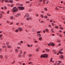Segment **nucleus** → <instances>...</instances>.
<instances>
[{
    "instance_id": "obj_1",
    "label": "nucleus",
    "mask_w": 65,
    "mask_h": 65,
    "mask_svg": "<svg viewBox=\"0 0 65 65\" xmlns=\"http://www.w3.org/2000/svg\"><path fill=\"white\" fill-rule=\"evenodd\" d=\"M13 9L12 10V11L13 12H16L17 11H18V9H17V7H15L13 8Z\"/></svg>"
},
{
    "instance_id": "obj_2",
    "label": "nucleus",
    "mask_w": 65,
    "mask_h": 65,
    "mask_svg": "<svg viewBox=\"0 0 65 65\" xmlns=\"http://www.w3.org/2000/svg\"><path fill=\"white\" fill-rule=\"evenodd\" d=\"M49 46V45H50V46H55V43L52 42H51L49 44H47Z\"/></svg>"
},
{
    "instance_id": "obj_3",
    "label": "nucleus",
    "mask_w": 65,
    "mask_h": 65,
    "mask_svg": "<svg viewBox=\"0 0 65 65\" xmlns=\"http://www.w3.org/2000/svg\"><path fill=\"white\" fill-rule=\"evenodd\" d=\"M18 8L20 9V10H24L25 9V7H22L18 6Z\"/></svg>"
},
{
    "instance_id": "obj_4",
    "label": "nucleus",
    "mask_w": 65,
    "mask_h": 65,
    "mask_svg": "<svg viewBox=\"0 0 65 65\" xmlns=\"http://www.w3.org/2000/svg\"><path fill=\"white\" fill-rule=\"evenodd\" d=\"M5 2H8V3L9 2H10V3H12L13 2V1L12 0H9V1H8V0H5Z\"/></svg>"
},
{
    "instance_id": "obj_5",
    "label": "nucleus",
    "mask_w": 65,
    "mask_h": 65,
    "mask_svg": "<svg viewBox=\"0 0 65 65\" xmlns=\"http://www.w3.org/2000/svg\"><path fill=\"white\" fill-rule=\"evenodd\" d=\"M18 30L19 31H23V28H18Z\"/></svg>"
},
{
    "instance_id": "obj_6",
    "label": "nucleus",
    "mask_w": 65,
    "mask_h": 65,
    "mask_svg": "<svg viewBox=\"0 0 65 65\" xmlns=\"http://www.w3.org/2000/svg\"><path fill=\"white\" fill-rule=\"evenodd\" d=\"M29 17V14H28V13H26L25 14V16H24V18H26V17Z\"/></svg>"
},
{
    "instance_id": "obj_7",
    "label": "nucleus",
    "mask_w": 65,
    "mask_h": 65,
    "mask_svg": "<svg viewBox=\"0 0 65 65\" xmlns=\"http://www.w3.org/2000/svg\"><path fill=\"white\" fill-rule=\"evenodd\" d=\"M44 58H47L48 57V55L47 54H44Z\"/></svg>"
},
{
    "instance_id": "obj_8",
    "label": "nucleus",
    "mask_w": 65,
    "mask_h": 65,
    "mask_svg": "<svg viewBox=\"0 0 65 65\" xmlns=\"http://www.w3.org/2000/svg\"><path fill=\"white\" fill-rule=\"evenodd\" d=\"M40 58H44V54L40 56Z\"/></svg>"
},
{
    "instance_id": "obj_9",
    "label": "nucleus",
    "mask_w": 65,
    "mask_h": 65,
    "mask_svg": "<svg viewBox=\"0 0 65 65\" xmlns=\"http://www.w3.org/2000/svg\"><path fill=\"white\" fill-rule=\"evenodd\" d=\"M19 15H20V13H18L17 14H16L15 15V17H18Z\"/></svg>"
},
{
    "instance_id": "obj_10",
    "label": "nucleus",
    "mask_w": 65,
    "mask_h": 65,
    "mask_svg": "<svg viewBox=\"0 0 65 65\" xmlns=\"http://www.w3.org/2000/svg\"><path fill=\"white\" fill-rule=\"evenodd\" d=\"M45 50H46V52H50V50L48 49L45 48Z\"/></svg>"
},
{
    "instance_id": "obj_11",
    "label": "nucleus",
    "mask_w": 65,
    "mask_h": 65,
    "mask_svg": "<svg viewBox=\"0 0 65 65\" xmlns=\"http://www.w3.org/2000/svg\"><path fill=\"white\" fill-rule=\"evenodd\" d=\"M42 37H39V40H40V41H41L42 40Z\"/></svg>"
},
{
    "instance_id": "obj_12",
    "label": "nucleus",
    "mask_w": 65,
    "mask_h": 65,
    "mask_svg": "<svg viewBox=\"0 0 65 65\" xmlns=\"http://www.w3.org/2000/svg\"><path fill=\"white\" fill-rule=\"evenodd\" d=\"M32 32H33L34 33H35L36 31H35V30L34 29H32Z\"/></svg>"
},
{
    "instance_id": "obj_13",
    "label": "nucleus",
    "mask_w": 65,
    "mask_h": 65,
    "mask_svg": "<svg viewBox=\"0 0 65 65\" xmlns=\"http://www.w3.org/2000/svg\"><path fill=\"white\" fill-rule=\"evenodd\" d=\"M61 51H59V53H60V54H64V53L62 52H61Z\"/></svg>"
},
{
    "instance_id": "obj_14",
    "label": "nucleus",
    "mask_w": 65,
    "mask_h": 65,
    "mask_svg": "<svg viewBox=\"0 0 65 65\" xmlns=\"http://www.w3.org/2000/svg\"><path fill=\"white\" fill-rule=\"evenodd\" d=\"M64 57L63 55H61L60 56V57L61 59H63Z\"/></svg>"
},
{
    "instance_id": "obj_15",
    "label": "nucleus",
    "mask_w": 65,
    "mask_h": 65,
    "mask_svg": "<svg viewBox=\"0 0 65 65\" xmlns=\"http://www.w3.org/2000/svg\"><path fill=\"white\" fill-rule=\"evenodd\" d=\"M58 7L60 8H61L62 9H64V8H63V7H62L60 6H58Z\"/></svg>"
},
{
    "instance_id": "obj_16",
    "label": "nucleus",
    "mask_w": 65,
    "mask_h": 65,
    "mask_svg": "<svg viewBox=\"0 0 65 65\" xmlns=\"http://www.w3.org/2000/svg\"><path fill=\"white\" fill-rule=\"evenodd\" d=\"M32 56V54H30L28 55L29 57H31Z\"/></svg>"
},
{
    "instance_id": "obj_17",
    "label": "nucleus",
    "mask_w": 65,
    "mask_h": 65,
    "mask_svg": "<svg viewBox=\"0 0 65 65\" xmlns=\"http://www.w3.org/2000/svg\"><path fill=\"white\" fill-rule=\"evenodd\" d=\"M45 1H46V0H43V4H45Z\"/></svg>"
},
{
    "instance_id": "obj_18",
    "label": "nucleus",
    "mask_w": 65,
    "mask_h": 65,
    "mask_svg": "<svg viewBox=\"0 0 65 65\" xmlns=\"http://www.w3.org/2000/svg\"><path fill=\"white\" fill-rule=\"evenodd\" d=\"M45 31L46 32H48V29L47 28H46L45 29Z\"/></svg>"
},
{
    "instance_id": "obj_19",
    "label": "nucleus",
    "mask_w": 65,
    "mask_h": 65,
    "mask_svg": "<svg viewBox=\"0 0 65 65\" xmlns=\"http://www.w3.org/2000/svg\"><path fill=\"white\" fill-rule=\"evenodd\" d=\"M61 41V40L59 39H58L57 40V42H60Z\"/></svg>"
},
{
    "instance_id": "obj_20",
    "label": "nucleus",
    "mask_w": 65,
    "mask_h": 65,
    "mask_svg": "<svg viewBox=\"0 0 65 65\" xmlns=\"http://www.w3.org/2000/svg\"><path fill=\"white\" fill-rule=\"evenodd\" d=\"M41 36L40 35V34H39L37 35V37H41Z\"/></svg>"
},
{
    "instance_id": "obj_21",
    "label": "nucleus",
    "mask_w": 65,
    "mask_h": 65,
    "mask_svg": "<svg viewBox=\"0 0 65 65\" xmlns=\"http://www.w3.org/2000/svg\"><path fill=\"white\" fill-rule=\"evenodd\" d=\"M15 52H19V50H18L17 49H15Z\"/></svg>"
},
{
    "instance_id": "obj_22",
    "label": "nucleus",
    "mask_w": 65,
    "mask_h": 65,
    "mask_svg": "<svg viewBox=\"0 0 65 65\" xmlns=\"http://www.w3.org/2000/svg\"><path fill=\"white\" fill-rule=\"evenodd\" d=\"M44 9H45V11H47V8L46 7H45L44 8Z\"/></svg>"
},
{
    "instance_id": "obj_23",
    "label": "nucleus",
    "mask_w": 65,
    "mask_h": 65,
    "mask_svg": "<svg viewBox=\"0 0 65 65\" xmlns=\"http://www.w3.org/2000/svg\"><path fill=\"white\" fill-rule=\"evenodd\" d=\"M18 57L19 58H21V57H22V55L21 54H19L18 55Z\"/></svg>"
},
{
    "instance_id": "obj_24",
    "label": "nucleus",
    "mask_w": 65,
    "mask_h": 65,
    "mask_svg": "<svg viewBox=\"0 0 65 65\" xmlns=\"http://www.w3.org/2000/svg\"><path fill=\"white\" fill-rule=\"evenodd\" d=\"M59 28V27L58 26H56L55 27V29H58Z\"/></svg>"
},
{
    "instance_id": "obj_25",
    "label": "nucleus",
    "mask_w": 65,
    "mask_h": 65,
    "mask_svg": "<svg viewBox=\"0 0 65 65\" xmlns=\"http://www.w3.org/2000/svg\"><path fill=\"white\" fill-rule=\"evenodd\" d=\"M52 60H53V58H51L50 60V62H53V61H52Z\"/></svg>"
},
{
    "instance_id": "obj_26",
    "label": "nucleus",
    "mask_w": 65,
    "mask_h": 65,
    "mask_svg": "<svg viewBox=\"0 0 65 65\" xmlns=\"http://www.w3.org/2000/svg\"><path fill=\"white\" fill-rule=\"evenodd\" d=\"M56 9L57 10H59V8H58V7H56Z\"/></svg>"
},
{
    "instance_id": "obj_27",
    "label": "nucleus",
    "mask_w": 65,
    "mask_h": 65,
    "mask_svg": "<svg viewBox=\"0 0 65 65\" xmlns=\"http://www.w3.org/2000/svg\"><path fill=\"white\" fill-rule=\"evenodd\" d=\"M8 57V56H5V59H7Z\"/></svg>"
},
{
    "instance_id": "obj_28",
    "label": "nucleus",
    "mask_w": 65,
    "mask_h": 65,
    "mask_svg": "<svg viewBox=\"0 0 65 65\" xmlns=\"http://www.w3.org/2000/svg\"><path fill=\"white\" fill-rule=\"evenodd\" d=\"M22 50H20V54H22Z\"/></svg>"
},
{
    "instance_id": "obj_29",
    "label": "nucleus",
    "mask_w": 65,
    "mask_h": 65,
    "mask_svg": "<svg viewBox=\"0 0 65 65\" xmlns=\"http://www.w3.org/2000/svg\"><path fill=\"white\" fill-rule=\"evenodd\" d=\"M8 48H10L11 47V46L10 45H9L8 46Z\"/></svg>"
},
{
    "instance_id": "obj_30",
    "label": "nucleus",
    "mask_w": 65,
    "mask_h": 65,
    "mask_svg": "<svg viewBox=\"0 0 65 65\" xmlns=\"http://www.w3.org/2000/svg\"><path fill=\"white\" fill-rule=\"evenodd\" d=\"M29 11H31L32 10V9H29Z\"/></svg>"
},
{
    "instance_id": "obj_31",
    "label": "nucleus",
    "mask_w": 65,
    "mask_h": 65,
    "mask_svg": "<svg viewBox=\"0 0 65 65\" xmlns=\"http://www.w3.org/2000/svg\"><path fill=\"white\" fill-rule=\"evenodd\" d=\"M40 33H41V31H39L37 32V33L39 34Z\"/></svg>"
},
{
    "instance_id": "obj_32",
    "label": "nucleus",
    "mask_w": 65,
    "mask_h": 65,
    "mask_svg": "<svg viewBox=\"0 0 65 65\" xmlns=\"http://www.w3.org/2000/svg\"><path fill=\"white\" fill-rule=\"evenodd\" d=\"M26 3H30V1H26Z\"/></svg>"
},
{
    "instance_id": "obj_33",
    "label": "nucleus",
    "mask_w": 65,
    "mask_h": 65,
    "mask_svg": "<svg viewBox=\"0 0 65 65\" xmlns=\"http://www.w3.org/2000/svg\"><path fill=\"white\" fill-rule=\"evenodd\" d=\"M40 16L41 18H43V15H41Z\"/></svg>"
},
{
    "instance_id": "obj_34",
    "label": "nucleus",
    "mask_w": 65,
    "mask_h": 65,
    "mask_svg": "<svg viewBox=\"0 0 65 65\" xmlns=\"http://www.w3.org/2000/svg\"><path fill=\"white\" fill-rule=\"evenodd\" d=\"M44 18H46V19H47V16H44Z\"/></svg>"
},
{
    "instance_id": "obj_35",
    "label": "nucleus",
    "mask_w": 65,
    "mask_h": 65,
    "mask_svg": "<svg viewBox=\"0 0 65 65\" xmlns=\"http://www.w3.org/2000/svg\"><path fill=\"white\" fill-rule=\"evenodd\" d=\"M6 22L8 23V24H9V23H10V22L8 21H6Z\"/></svg>"
},
{
    "instance_id": "obj_36",
    "label": "nucleus",
    "mask_w": 65,
    "mask_h": 65,
    "mask_svg": "<svg viewBox=\"0 0 65 65\" xmlns=\"http://www.w3.org/2000/svg\"><path fill=\"white\" fill-rule=\"evenodd\" d=\"M19 64H22V62L20 61L19 62Z\"/></svg>"
},
{
    "instance_id": "obj_37",
    "label": "nucleus",
    "mask_w": 65,
    "mask_h": 65,
    "mask_svg": "<svg viewBox=\"0 0 65 65\" xmlns=\"http://www.w3.org/2000/svg\"><path fill=\"white\" fill-rule=\"evenodd\" d=\"M0 58H1V59H2V58H3V56H2V55H1L0 56Z\"/></svg>"
},
{
    "instance_id": "obj_38",
    "label": "nucleus",
    "mask_w": 65,
    "mask_h": 65,
    "mask_svg": "<svg viewBox=\"0 0 65 65\" xmlns=\"http://www.w3.org/2000/svg\"><path fill=\"white\" fill-rule=\"evenodd\" d=\"M10 19H13V17L12 16L10 17Z\"/></svg>"
},
{
    "instance_id": "obj_39",
    "label": "nucleus",
    "mask_w": 65,
    "mask_h": 65,
    "mask_svg": "<svg viewBox=\"0 0 65 65\" xmlns=\"http://www.w3.org/2000/svg\"><path fill=\"white\" fill-rule=\"evenodd\" d=\"M18 31H19V30H18V29H17L15 30V32H18Z\"/></svg>"
},
{
    "instance_id": "obj_40",
    "label": "nucleus",
    "mask_w": 65,
    "mask_h": 65,
    "mask_svg": "<svg viewBox=\"0 0 65 65\" xmlns=\"http://www.w3.org/2000/svg\"><path fill=\"white\" fill-rule=\"evenodd\" d=\"M26 20H27V21H29V20H30V19H29V18H26Z\"/></svg>"
},
{
    "instance_id": "obj_41",
    "label": "nucleus",
    "mask_w": 65,
    "mask_h": 65,
    "mask_svg": "<svg viewBox=\"0 0 65 65\" xmlns=\"http://www.w3.org/2000/svg\"><path fill=\"white\" fill-rule=\"evenodd\" d=\"M6 44L7 45H9V42H6Z\"/></svg>"
},
{
    "instance_id": "obj_42",
    "label": "nucleus",
    "mask_w": 65,
    "mask_h": 65,
    "mask_svg": "<svg viewBox=\"0 0 65 65\" xmlns=\"http://www.w3.org/2000/svg\"><path fill=\"white\" fill-rule=\"evenodd\" d=\"M60 29H62V30H63V27H60Z\"/></svg>"
},
{
    "instance_id": "obj_43",
    "label": "nucleus",
    "mask_w": 65,
    "mask_h": 65,
    "mask_svg": "<svg viewBox=\"0 0 65 65\" xmlns=\"http://www.w3.org/2000/svg\"><path fill=\"white\" fill-rule=\"evenodd\" d=\"M13 4H12L11 5V7H13Z\"/></svg>"
},
{
    "instance_id": "obj_44",
    "label": "nucleus",
    "mask_w": 65,
    "mask_h": 65,
    "mask_svg": "<svg viewBox=\"0 0 65 65\" xmlns=\"http://www.w3.org/2000/svg\"><path fill=\"white\" fill-rule=\"evenodd\" d=\"M44 23V21H42L41 22V23Z\"/></svg>"
},
{
    "instance_id": "obj_45",
    "label": "nucleus",
    "mask_w": 65,
    "mask_h": 65,
    "mask_svg": "<svg viewBox=\"0 0 65 65\" xmlns=\"http://www.w3.org/2000/svg\"><path fill=\"white\" fill-rule=\"evenodd\" d=\"M14 63H15V61H14L13 62L11 63V64H14Z\"/></svg>"
},
{
    "instance_id": "obj_46",
    "label": "nucleus",
    "mask_w": 65,
    "mask_h": 65,
    "mask_svg": "<svg viewBox=\"0 0 65 65\" xmlns=\"http://www.w3.org/2000/svg\"><path fill=\"white\" fill-rule=\"evenodd\" d=\"M47 15H48V16H51V14H49L48 13H47Z\"/></svg>"
},
{
    "instance_id": "obj_47",
    "label": "nucleus",
    "mask_w": 65,
    "mask_h": 65,
    "mask_svg": "<svg viewBox=\"0 0 65 65\" xmlns=\"http://www.w3.org/2000/svg\"><path fill=\"white\" fill-rule=\"evenodd\" d=\"M60 64H61V63H57V65H60Z\"/></svg>"
},
{
    "instance_id": "obj_48",
    "label": "nucleus",
    "mask_w": 65,
    "mask_h": 65,
    "mask_svg": "<svg viewBox=\"0 0 65 65\" xmlns=\"http://www.w3.org/2000/svg\"><path fill=\"white\" fill-rule=\"evenodd\" d=\"M32 62H29V64H32Z\"/></svg>"
},
{
    "instance_id": "obj_49",
    "label": "nucleus",
    "mask_w": 65,
    "mask_h": 65,
    "mask_svg": "<svg viewBox=\"0 0 65 65\" xmlns=\"http://www.w3.org/2000/svg\"><path fill=\"white\" fill-rule=\"evenodd\" d=\"M53 21L52 20H50V22H52Z\"/></svg>"
},
{
    "instance_id": "obj_50",
    "label": "nucleus",
    "mask_w": 65,
    "mask_h": 65,
    "mask_svg": "<svg viewBox=\"0 0 65 65\" xmlns=\"http://www.w3.org/2000/svg\"><path fill=\"white\" fill-rule=\"evenodd\" d=\"M19 23L18 22L16 23L17 25H19Z\"/></svg>"
},
{
    "instance_id": "obj_51",
    "label": "nucleus",
    "mask_w": 65,
    "mask_h": 65,
    "mask_svg": "<svg viewBox=\"0 0 65 65\" xmlns=\"http://www.w3.org/2000/svg\"><path fill=\"white\" fill-rule=\"evenodd\" d=\"M52 26H54V23H52Z\"/></svg>"
},
{
    "instance_id": "obj_52",
    "label": "nucleus",
    "mask_w": 65,
    "mask_h": 65,
    "mask_svg": "<svg viewBox=\"0 0 65 65\" xmlns=\"http://www.w3.org/2000/svg\"><path fill=\"white\" fill-rule=\"evenodd\" d=\"M31 58H29L28 61H30V60H31Z\"/></svg>"
},
{
    "instance_id": "obj_53",
    "label": "nucleus",
    "mask_w": 65,
    "mask_h": 65,
    "mask_svg": "<svg viewBox=\"0 0 65 65\" xmlns=\"http://www.w3.org/2000/svg\"><path fill=\"white\" fill-rule=\"evenodd\" d=\"M34 42H36V43H37V42H38V41H34Z\"/></svg>"
},
{
    "instance_id": "obj_54",
    "label": "nucleus",
    "mask_w": 65,
    "mask_h": 65,
    "mask_svg": "<svg viewBox=\"0 0 65 65\" xmlns=\"http://www.w3.org/2000/svg\"><path fill=\"white\" fill-rule=\"evenodd\" d=\"M17 48H18V49H20V47L19 46H18L17 47Z\"/></svg>"
},
{
    "instance_id": "obj_55",
    "label": "nucleus",
    "mask_w": 65,
    "mask_h": 65,
    "mask_svg": "<svg viewBox=\"0 0 65 65\" xmlns=\"http://www.w3.org/2000/svg\"><path fill=\"white\" fill-rule=\"evenodd\" d=\"M27 45V46H28V47H30V45H29L28 44Z\"/></svg>"
},
{
    "instance_id": "obj_56",
    "label": "nucleus",
    "mask_w": 65,
    "mask_h": 65,
    "mask_svg": "<svg viewBox=\"0 0 65 65\" xmlns=\"http://www.w3.org/2000/svg\"><path fill=\"white\" fill-rule=\"evenodd\" d=\"M36 50L37 51H36V52H38V51H39V50L37 48H36Z\"/></svg>"
},
{
    "instance_id": "obj_57",
    "label": "nucleus",
    "mask_w": 65,
    "mask_h": 65,
    "mask_svg": "<svg viewBox=\"0 0 65 65\" xmlns=\"http://www.w3.org/2000/svg\"><path fill=\"white\" fill-rule=\"evenodd\" d=\"M56 53H57V52L55 51V52H54V54H56Z\"/></svg>"
},
{
    "instance_id": "obj_58",
    "label": "nucleus",
    "mask_w": 65,
    "mask_h": 65,
    "mask_svg": "<svg viewBox=\"0 0 65 65\" xmlns=\"http://www.w3.org/2000/svg\"><path fill=\"white\" fill-rule=\"evenodd\" d=\"M3 46V48H5L6 47V46L5 45Z\"/></svg>"
},
{
    "instance_id": "obj_59",
    "label": "nucleus",
    "mask_w": 65,
    "mask_h": 65,
    "mask_svg": "<svg viewBox=\"0 0 65 65\" xmlns=\"http://www.w3.org/2000/svg\"><path fill=\"white\" fill-rule=\"evenodd\" d=\"M58 62H59V63H61L62 61L60 60H59L58 61Z\"/></svg>"
},
{
    "instance_id": "obj_60",
    "label": "nucleus",
    "mask_w": 65,
    "mask_h": 65,
    "mask_svg": "<svg viewBox=\"0 0 65 65\" xmlns=\"http://www.w3.org/2000/svg\"><path fill=\"white\" fill-rule=\"evenodd\" d=\"M9 11H7V13L8 14V13H9Z\"/></svg>"
},
{
    "instance_id": "obj_61",
    "label": "nucleus",
    "mask_w": 65,
    "mask_h": 65,
    "mask_svg": "<svg viewBox=\"0 0 65 65\" xmlns=\"http://www.w3.org/2000/svg\"><path fill=\"white\" fill-rule=\"evenodd\" d=\"M26 52H25L24 53V55H26Z\"/></svg>"
},
{
    "instance_id": "obj_62",
    "label": "nucleus",
    "mask_w": 65,
    "mask_h": 65,
    "mask_svg": "<svg viewBox=\"0 0 65 65\" xmlns=\"http://www.w3.org/2000/svg\"><path fill=\"white\" fill-rule=\"evenodd\" d=\"M21 25H24V24H23V23H21Z\"/></svg>"
},
{
    "instance_id": "obj_63",
    "label": "nucleus",
    "mask_w": 65,
    "mask_h": 65,
    "mask_svg": "<svg viewBox=\"0 0 65 65\" xmlns=\"http://www.w3.org/2000/svg\"><path fill=\"white\" fill-rule=\"evenodd\" d=\"M39 15L38 14H36V16L37 17H38Z\"/></svg>"
},
{
    "instance_id": "obj_64",
    "label": "nucleus",
    "mask_w": 65,
    "mask_h": 65,
    "mask_svg": "<svg viewBox=\"0 0 65 65\" xmlns=\"http://www.w3.org/2000/svg\"><path fill=\"white\" fill-rule=\"evenodd\" d=\"M57 62H56L54 63V65H57Z\"/></svg>"
}]
</instances>
